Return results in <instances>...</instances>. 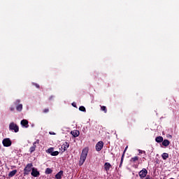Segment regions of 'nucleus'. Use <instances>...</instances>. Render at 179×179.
Masks as SVG:
<instances>
[{"label": "nucleus", "mask_w": 179, "mask_h": 179, "mask_svg": "<svg viewBox=\"0 0 179 179\" xmlns=\"http://www.w3.org/2000/svg\"><path fill=\"white\" fill-rule=\"evenodd\" d=\"M87 153H89V148L83 149L80 155V161H79V166H83V163L86 162V157H87Z\"/></svg>", "instance_id": "nucleus-1"}, {"label": "nucleus", "mask_w": 179, "mask_h": 179, "mask_svg": "<svg viewBox=\"0 0 179 179\" xmlns=\"http://www.w3.org/2000/svg\"><path fill=\"white\" fill-rule=\"evenodd\" d=\"M31 171H33V163H29L26 165V166L24 169L23 176H29Z\"/></svg>", "instance_id": "nucleus-2"}, {"label": "nucleus", "mask_w": 179, "mask_h": 179, "mask_svg": "<svg viewBox=\"0 0 179 179\" xmlns=\"http://www.w3.org/2000/svg\"><path fill=\"white\" fill-rule=\"evenodd\" d=\"M14 105L16 106V110L17 111H22L23 110V104L20 103V100L17 99L14 102Z\"/></svg>", "instance_id": "nucleus-3"}, {"label": "nucleus", "mask_w": 179, "mask_h": 179, "mask_svg": "<svg viewBox=\"0 0 179 179\" xmlns=\"http://www.w3.org/2000/svg\"><path fill=\"white\" fill-rule=\"evenodd\" d=\"M9 129L10 131H14L15 133L19 132V126L14 122H11L9 124Z\"/></svg>", "instance_id": "nucleus-4"}, {"label": "nucleus", "mask_w": 179, "mask_h": 179, "mask_svg": "<svg viewBox=\"0 0 179 179\" xmlns=\"http://www.w3.org/2000/svg\"><path fill=\"white\" fill-rule=\"evenodd\" d=\"M46 153L51 155V156H58L59 155V152L54 151V148H50L46 150Z\"/></svg>", "instance_id": "nucleus-5"}, {"label": "nucleus", "mask_w": 179, "mask_h": 179, "mask_svg": "<svg viewBox=\"0 0 179 179\" xmlns=\"http://www.w3.org/2000/svg\"><path fill=\"white\" fill-rule=\"evenodd\" d=\"M2 143L5 148H9V146H12V141H10V138H4L2 141Z\"/></svg>", "instance_id": "nucleus-6"}, {"label": "nucleus", "mask_w": 179, "mask_h": 179, "mask_svg": "<svg viewBox=\"0 0 179 179\" xmlns=\"http://www.w3.org/2000/svg\"><path fill=\"white\" fill-rule=\"evenodd\" d=\"M138 176L140 178L143 179L146 176H148V170L143 168L141 171L138 172Z\"/></svg>", "instance_id": "nucleus-7"}, {"label": "nucleus", "mask_w": 179, "mask_h": 179, "mask_svg": "<svg viewBox=\"0 0 179 179\" xmlns=\"http://www.w3.org/2000/svg\"><path fill=\"white\" fill-rule=\"evenodd\" d=\"M38 143H40L39 139L36 140V142L33 143V146L30 147L29 148L30 153H33V152L36 151V148H37V145H38Z\"/></svg>", "instance_id": "nucleus-8"}, {"label": "nucleus", "mask_w": 179, "mask_h": 179, "mask_svg": "<svg viewBox=\"0 0 179 179\" xmlns=\"http://www.w3.org/2000/svg\"><path fill=\"white\" fill-rule=\"evenodd\" d=\"M104 146V143L103 141H99L96 144L95 148L96 152H100Z\"/></svg>", "instance_id": "nucleus-9"}, {"label": "nucleus", "mask_w": 179, "mask_h": 179, "mask_svg": "<svg viewBox=\"0 0 179 179\" xmlns=\"http://www.w3.org/2000/svg\"><path fill=\"white\" fill-rule=\"evenodd\" d=\"M31 176H32V177H40V171L37 170V168L33 167Z\"/></svg>", "instance_id": "nucleus-10"}, {"label": "nucleus", "mask_w": 179, "mask_h": 179, "mask_svg": "<svg viewBox=\"0 0 179 179\" xmlns=\"http://www.w3.org/2000/svg\"><path fill=\"white\" fill-rule=\"evenodd\" d=\"M112 167L111 164L110 162H106L104 164V170L108 173L110 171V169Z\"/></svg>", "instance_id": "nucleus-11"}, {"label": "nucleus", "mask_w": 179, "mask_h": 179, "mask_svg": "<svg viewBox=\"0 0 179 179\" xmlns=\"http://www.w3.org/2000/svg\"><path fill=\"white\" fill-rule=\"evenodd\" d=\"M21 125L25 128H29V121L27 120H22L21 121Z\"/></svg>", "instance_id": "nucleus-12"}, {"label": "nucleus", "mask_w": 179, "mask_h": 179, "mask_svg": "<svg viewBox=\"0 0 179 179\" xmlns=\"http://www.w3.org/2000/svg\"><path fill=\"white\" fill-rule=\"evenodd\" d=\"M62 176H64V171H60L55 176V178L61 179L62 178Z\"/></svg>", "instance_id": "nucleus-13"}, {"label": "nucleus", "mask_w": 179, "mask_h": 179, "mask_svg": "<svg viewBox=\"0 0 179 179\" xmlns=\"http://www.w3.org/2000/svg\"><path fill=\"white\" fill-rule=\"evenodd\" d=\"M71 134L73 135V136H74V138H78V136L80 135V132L78 130H76V131H71Z\"/></svg>", "instance_id": "nucleus-14"}, {"label": "nucleus", "mask_w": 179, "mask_h": 179, "mask_svg": "<svg viewBox=\"0 0 179 179\" xmlns=\"http://www.w3.org/2000/svg\"><path fill=\"white\" fill-rule=\"evenodd\" d=\"M64 152H66L68 148H69V144L68 142H64V143L62 146Z\"/></svg>", "instance_id": "nucleus-15"}, {"label": "nucleus", "mask_w": 179, "mask_h": 179, "mask_svg": "<svg viewBox=\"0 0 179 179\" xmlns=\"http://www.w3.org/2000/svg\"><path fill=\"white\" fill-rule=\"evenodd\" d=\"M170 145V141L165 139L162 141V145L165 146V148H167Z\"/></svg>", "instance_id": "nucleus-16"}, {"label": "nucleus", "mask_w": 179, "mask_h": 179, "mask_svg": "<svg viewBox=\"0 0 179 179\" xmlns=\"http://www.w3.org/2000/svg\"><path fill=\"white\" fill-rule=\"evenodd\" d=\"M155 142H157V143H162V142H163V137L162 136H157L155 138Z\"/></svg>", "instance_id": "nucleus-17"}, {"label": "nucleus", "mask_w": 179, "mask_h": 179, "mask_svg": "<svg viewBox=\"0 0 179 179\" xmlns=\"http://www.w3.org/2000/svg\"><path fill=\"white\" fill-rule=\"evenodd\" d=\"M16 173H17V170L15 169L13 171H11L9 174H8V176L9 177H14V176L16 175Z\"/></svg>", "instance_id": "nucleus-18"}, {"label": "nucleus", "mask_w": 179, "mask_h": 179, "mask_svg": "<svg viewBox=\"0 0 179 179\" xmlns=\"http://www.w3.org/2000/svg\"><path fill=\"white\" fill-rule=\"evenodd\" d=\"M138 160H139V157L136 156V157L131 158L130 162L131 163H135V162H138Z\"/></svg>", "instance_id": "nucleus-19"}, {"label": "nucleus", "mask_w": 179, "mask_h": 179, "mask_svg": "<svg viewBox=\"0 0 179 179\" xmlns=\"http://www.w3.org/2000/svg\"><path fill=\"white\" fill-rule=\"evenodd\" d=\"M162 157L163 160H167V159H169V154L166 153V152H164L162 155Z\"/></svg>", "instance_id": "nucleus-20"}, {"label": "nucleus", "mask_w": 179, "mask_h": 179, "mask_svg": "<svg viewBox=\"0 0 179 179\" xmlns=\"http://www.w3.org/2000/svg\"><path fill=\"white\" fill-rule=\"evenodd\" d=\"M127 149H128V145H127L124 150L123 151V153H122V162L124 161V157L125 156V153L127 152Z\"/></svg>", "instance_id": "nucleus-21"}, {"label": "nucleus", "mask_w": 179, "mask_h": 179, "mask_svg": "<svg viewBox=\"0 0 179 179\" xmlns=\"http://www.w3.org/2000/svg\"><path fill=\"white\" fill-rule=\"evenodd\" d=\"M45 174H52V169H51L50 168H47L45 169Z\"/></svg>", "instance_id": "nucleus-22"}, {"label": "nucleus", "mask_w": 179, "mask_h": 179, "mask_svg": "<svg viewBox=\"0 0 179 179\" xmlns=\"http://www.w3.org/2000/svg\"><path fill=\"white\" fill-rule=\"evenodd\" d=\"M101 111H103L105 113H107V107L102 106H101Z\"/></svg>", "instance_id": "nucleus-23"}, {"label": "nucleus", "mask_w": 179, "mask_h": 179, "mask_svg": "<svg viewBox=\"0 0 179 179\" xmlns=\"http://www.w3.org/2000/svg\"><path fill=\"white\" fill-rule=\"evenodd\" d=\"M79 110H80V111H83V113H86V108H85V106H80Z\"/></svg>", "instance_id": "nucleus-24"}, {"label": "nucleus", "mask_w": 179, "mask_h": 179, "mask_svg": "<svg viewBox=\"0 0 179 179\" xmlns=\"http://www.w3.org/2000/svg\"><path fill=\"white\" fill-rule=\"evenodd\" d=\"M138 152H139V155H142V154L146 155V151H143L141 150H138Z\"/></svg>", "instance_id": "nucleus-25"}, {"label": "nucleus", "mask_w": 179, "mask_h": 179, "mask_svg": "<svg viewBox=\"0 0 179 179\" xmlns=\"http://www.w3.org/2000/svg\"><path fill=\"white\" fill-rule=\"evenodd\" d=\"M43 113H44L45 114H47V113H50V109H48V108H45V109L43 110Z\"/></svg>", "instance_id": "nucleus-26"}, {"label": "nucleus", "mask_w": 179, "mask_h": 179, "mask_svg": "<svg viewBox=\"0 0 179 179\" xmlns=\"http://www.w3.org/2000/svg\"><path fill=\"white\" fill-rule=\"evenodd\" d=\"M34 86H36L37 87V89H40V85L37 83H33Z\"/></svg>", "instance_id": "nucleus-27"}, {"label": "nucleus", "mask_w": 179, "mask_h": 179, "mask_svg": "<svg viewBox=\"0 0 179 179\" xmlns=\"http://www.w3.org/2000/svg\"><path fill=\"white\" fill-rule=\"evenodd\" d=\"M123 162H124V161L122 162V157H121L120 164L119 165V167H121V166H122Z\"/></svg>", "instance_id": "nucleus-28"}, {"label": "nucleus", "mask_w": 179, "mask_h": 179, "mask_svg": "<svg viewBox=\"0 0 179 179\" xmlns=\"http://www.w3.org/2000/svg\"><path fill=\"white\" fill-rule=\"evenodd\" d=\"M10 110L15 111V107H13V106L10 107Z\"/></svg>", "instance_id": "nucleus-29"}, {"label": "nucleus", "mask_w": 179, "mask_h": 179, "mask_svg": "<svg viewBox=\"0 0 179 179\" xmlns=\"http://www.w3.org/2000/svg\"><path fill=\"white\" fill-rule=\"evenodd\" d=\"M72 106H73V107H75L76 108V103H73Z\"/></svg>", "instance_id": "nucleus-30"}, {"label": "nucleus", "mask_w": 179, "mask_h": 179, "mask_svg": "<svg viewBox=\"0 0 179 179\" xmlns=\"http://www.w3.org/2000/svg\"><path fill=\"white\" fill-rule=\"evenodd\" d=\"M50 135H55V133L54 132H49Z\"/></svg>", "instance_id": "nucleus-31"}, {"label": "nucleus", "mask_w": 179, "mask_h": 179, "mask_svg": "<svg viewBox=\"0 0 179 179\" xmlns=\"http://www.w3.org/2000/svg\"><path fill=\"white\" fill-rule=\"evenodd\" d=\"M49 99L52 100V96H50Z\"/></svg>", "instance_id": "nucleus-32"}, {"label": "nucleus", "mask_w": 179, "mask_h": 179, "mask_svg": "<svg viewBox=\"0 0 179 179\" xmlns=\"http://www.w3.org/2000/svg\"><path fill=\"white\" fill-rule=\"evenodd\" d=\"M0 163H1V160H0Z\"/></svg>", "instance_id": "nucleus-33"}]
</instances>
